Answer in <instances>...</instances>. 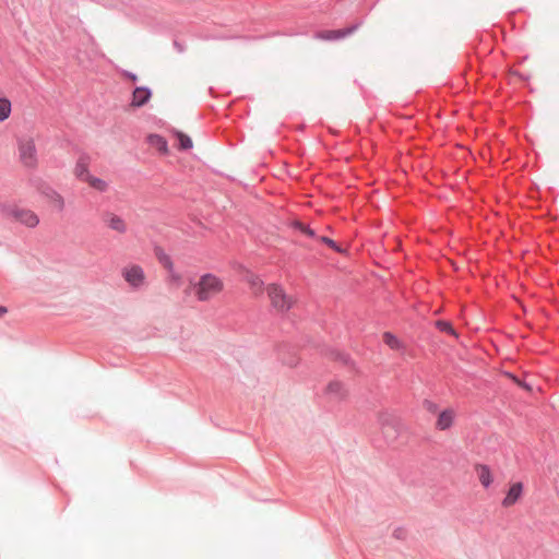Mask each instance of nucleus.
Here are the masks:
<instances>
[{
    "mask_svg": "<svg viewBox=\"0 0 559 559\" xmlns=\"http://www.w3.org/2000/svg\"><path fill=\"white\" fill-rule=\"evenodd\" d=\"M190 286L197 300L200 302H206L216 298L225 289L223 278L213 273L201 275L198 281L191 282Z\"/></svg>",
    "mask_w": 559,
    "mask_h": 559,
    "instance_id": "1",
    "label": "nucleus"
},
{
    "mask_svg": "<svg viewBox=\"0 0 559 559\" xmlns=\"http://www.w3.org/2000/svg\"><path fill=\"white\" fill-rule=\"evenodd\" d=\"M265 290L270 305L276 313H286L296 305V298L280 284H269Z\"/></svg>",
    "mask_w": 559,
    "mask_h": 559,
    "instance_id": "2",
    "label": "nucleus"
},
{
    "mask_svg": "<svg viewBox=\"0 0 559 559\" xmlns=\"http://www.w3.org/2000/svg\"><path fill=\"white\" fill-rule=\"evenodd\" d=\"M17 155L21 165L28 169H34L38 165V155L36 144L31 136H21L17 139Z\"/></svg>",
    "mask_w": 559,
    "mask_h": 559,
    "instance_id": "3",
    "label": "nucleus"
},
{
    "mask_svg": "<svg viewBox=\"0 0 559 559\" xmlns=\"http://www.w3.org/2000/svg\"><path fill=\"white\" fill-rule=\"evenodd\" d=\"M121 275L123 280L132 287L140 288L145 284V272L138 264H130L122 269Z\"/></svg>",
    "mask_w": 559,
    "mask_h": 559,
    "instance_id": "4",
    "label": "nucleus"
},
{
    "mask_svg": "<svg viewBox=\"0 0 559 559\" xmlns=\"http://www.w3.org/2000/svg\"><path fill=\"white\" fill-rule=\"evenodd\" d=\"M9 215L16 222L33 228L39 224V217L35 212L28 209L12 207L9 211Z\"/></svg>",
    "mask_w": 559,
    "mask_h": 559,
    "instance_id": "5",
    "label": "nucleus"
},
{
    "mask_svg": "<svg viewBox=\"0 0 559 559\" xmlns=\"http://www.w3.org/2000/svg\"><path fill=\"white\" fill-rule=\"evenodd\" d=\"M103 221L107 228L118 233L119 235H124L128 231L127 222L121 216L112 212L105 213Z\"/></svg>",
    "mask_w": 559,
    "mask_h": 559,
    "instance_id": "6",
    "label": "nucleus"
},
{
    "mask_svg": "<svg viewBox=\"0 0 559 559\" xmlns=\"http://www.w3.org/2000/svg\"><path fill=\"white\" fill-rule=\"evenodd\" d=\"M523 496V484L518 481L510 486L506 497L501 504L503 508H510L514 506Z\"/></svg>",
    "mask_w": 559,
    "mask_h": 559,
    "instance_id": "7",
    "label": "nucleus"
},
{
    "mask_svg": "<svg viewBox=\"0 0 559 559\" xmlns=\"http://www.w3.org/2000/svg\"><path fill=\"white\" fill-rule=\"evenodd\" d=\"M325 393L334 400H344L348 395V390L340 381H331L326 388Z\"/></svg>",
    "mask_w": 559,
    "mask_h": 559,
    "instance_id": "8",
    "label": "nucleus"
},
{
    "mask_svg": "<svg viewBox=\"0 0 559 559\" xmlns=\"http://www.w3.org/2000/svg\"><path fill=\"white\" fill-rule=\"evenodd\" d=\"M152 93L147 87H136L132 93L130 106L139 108L144 106L151 98Z\"/></svg>",
    "mask_w": 559,
    "mask_h": 559,
    "instance_id": "9",
    "label": "nucleus"
},
{
    "mask_svg": "<svg viewBox=\"0 0 559 559\" xmlns=\"http://www.w3.org/2000/svg\"><path fill=\"white\" fill-rule=\"evenodd\" d=\"M73 174L75 178L81 182L85 181V179L92 174L90 170V160L87 157L82 156L78 159L73 168Z\"/></svg>",
    "mask_w": 559,
    "mask_h": 559,
    "instance_id": "10",
    "label": "nucleus"
},
{
    "mask_svg": "<svg viewBox=\"0 0 559 559\" xmlns=\"http://www.w3.org/2000/svg\"><path fill=\"white\" fill-rule=\"evenodd\" d=\"M475 472H476L479 483L481 484V486L484 488H488L492 484L493 476H492L491 469L488 465L477 464V465H475Z\"/></svg>",
    "mask_w": 559,
    "mask_h": 559,
    "instance_id": "11",
    "label": "nucleus"
},
{
    "mask_svg": "<svg viewBox=\"0 0 559 559\" xmlns=\"http://www.w3.org/2000/svg\"><path fill=\"white\" fill-rule=\"evenodd\" d=\"M454 418H455V412L453 409L448 408V409L442 411L439 414L438 419L436 421V428L439 430L449 429L453 425Z\"/></svg>",
    "mask_w": 559,
    "mask_h": 559,
    "instance_id": "12",
    "label": "nucleus"
},
{
    "mask_svg": "<svg viewBox=\"0 0 559 559\" xmlns=\"http://www.w3.org/2000/svg\"><path fill=\"white\" fill-rule=\"evenodd\" d=\"M91 189L99 193H105L109 190V182L102 178L91 174L84 181Z\"/></svg>",
    "mask_w": 559,
    "mask_h": 559,
    "instance_id": "13",
    "label": "nucleus"
},
{
    "mask_svg": "<svg viewBox=\"0 0 559 559\" xmlns=\"http://www.w3.org/2000/svg\"><path fill=\"white\" fill-rule=\"evenodd\" d=\"M246 281L253 295L260 296L264 292V283L260 276L250 273L247 275Z\"/></svg>",
    "mask_w": 559,
    "mask_h": 559,
    "instance_id": "14",
    "label": "nucleus"
},
{
    "mask_svg": "<svg viewBox=\"0 0 559 559\" xmlns=\"http://www.w3.org/2000/svg\"><path fill=\"white\" fill-rule=\"evenodd\" d=\"M148 143L162 154L168 153V145L163 136L157 134H151L148 136Z\"/></svg>",
    "mask_w": 559,
    "mask_h": 559,
    "instance_id": "15",
    "label": "nucleus"
},
{
    "mask_svg": "<svg viewBox=\"0 0 559 559\" xmlns=\"http://www.w3.org/2000/svg\"><path fill=\"white\" fill-rule=\"evenodd\" d=\"M11 110V102L5 97L0 98V122L10 117Z\"/></svg>",
    "mask_w": 559,
    "mask_h": 559,
    "instance_id": "16",
    "label": "nucleus"
},
{
    "mask_svg": "<svg viewBox=\"0 0 559 559\" xmlns=\"http://www.w3.org/2000/svg\"><path fill=\"white\" fill-rule=\"evenodd\" d=\"M383 342L392 349H401L402 343L400 340L390 332L383 334Z\"/></svg>",
    "mask_w": 559,
    "mask_h": 559,
    "instance_id": "17",
    "label": "nucleus"
},
{
    "mask_svg": "<svg viewBox=\"0 0 559 559\" xmlns=\"http://www.w3.org/2000/svg\"><path fill=\"white\" fill-rule=\"evenodd\" d=\"M176 136L179 141L178 147L180 150H189L192 147L193 143H192V140L190 139V136H188L187 134H185L180 131L176 132Z\"/></svg>",
    "mask_w": 559,
    "mask_h": 559,
    "instance_id": "18",
    "label": "nucleus"
},
{
    "mask_svg": "<svg viewBox=\"0 0 559 559\" xmlns=\"http://www.w3.org/2000/svg\"><path fill=\"white\" fill-rule=\"evenodd\" d=\"M50 202L53 205V207L57 209L58 211H62L64 209V206H66V202H64L63 197L60 195L57 192H53L50 195Z\"/></svg>",
    "mask_w": 559,
    "mask_h": 559,
    "instance_id": "19",
    "label": "nucleus"
},
{
    "mask_svg": "<svg viewBox=\"0 0 559 559\" xmlns=\"http://www.w3.org/2000/svg\"><path fill=\"white\" fill-rule=\"evenodd\" d=\"M157 258H158V261L160 262V264L167 270V271H171V269H174V262L173 260L170 259V257L164 252H160L157 254Z\"/></svg>",
    "mask_w": 559,
    "mask_h": 559,
    "instance_id": "20",
    "label": "nucleus"
},
{
    "mask_svg": "<svg viewBox=\"0 0 559 559\" xmlns=\"http://www.w3.org/2000/svg\"><path fill=\"white\" fill-rule=\"evenodd\" d=\"M181 274L175 271V267L168 271V282L170 285L178 287L181 284Z\"/></svg>",
    "mask_w": 559,
    "mask_h": 559,
    "instance_id": "21",
    "label": "nucleus"
},
{
    "mask_svg": "<svg viewBox=\"0 0 559 559\" xmlns=\"http://www.w3.org/2000/svg\"><path fill=\"white\" fill-rule=\"evenodd\" d=\"M436 325H437V328L440 331L455 335V332H454L452 325L449 322H447V321H437Z\"/></svg>",
    "mask_w": 559,
    "mask_h": 559,
    "instance_id": "22",
    "label": "nucleus"
},
{
    "mask_svg": "<svg viewBox=\"0 0 559 559\" xmlns=\"http://www.w3.org/2000/svg\"><path fill=\"white\" fill-rule=\"evenodd\" d=\"M295 227L298 228L301 233H304L305 235H307L309 237H313L314 236V231L312 229H310L309 227L305 226L300 222H296L295 223Z\"/></svg>",
    "mask_w": 559,
    "mask_h": 559,
    "instance_id": "23",
    "label": "nucleus"
},
{
    "mask_svg": "<svg viewBox=\"0 0 559 559\" xmlns=\"http://www.w3.org/2000/svg\"><path fill=\"white\" fill-rule=\"evenodd\" d=\"M320 240L324 243H326L328 246H330L331 248L335 249L336 251H341V249L336 246V243L328 238V237H321Z\"/></svg>",
    "mask_w": 559,
    "mask_h": 559,
    "instance_id": "24",
    "label": "nucleus"
},
{
    "mask_svg": "<svg viewBox=\"0 0 559 559\" xmlns=\"http://www.w3.org/2000/svg\"><path fill=\"white\" fill-rule=\"evenodd\" d=\"M331 34L332 35L329 36L328 38H341L342 36H344V33H342L341 31H334Z\"/></svg>",
    "mask_w": 559,
    "mask_h": 559,
    "instance_id": "25",
    "label": "nucleus"
},
{
    "mask_svg": "<svg viewBox=\"0 0 559 559\" xmlns=\"http://www.w3.org/2000/svg\"><path fill=\"white\" fill-rule=\"evenodd\" d=\"M7 313V308L5 307H2L0 306V317H2L3 314Z\"/></svg>",
    "mask_w": 559,
    "mask_h": 559,
    "instance_id": "26",
    "label": "nucleus"
}]
</instances>
